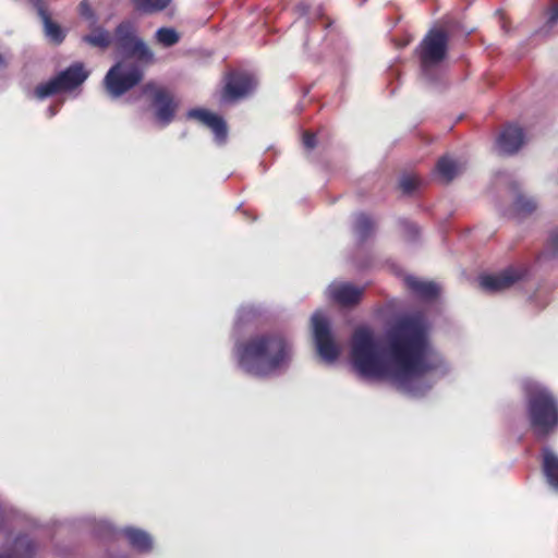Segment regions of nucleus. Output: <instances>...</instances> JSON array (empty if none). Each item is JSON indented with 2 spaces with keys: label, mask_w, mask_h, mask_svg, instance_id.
Instances as JSON below:
<instances>
[{
  "label": "nucleus",
  "mask_w": 558,
  "mask_h": 558,
  "mask_svg": "<svg viewBox=\"0 0 558 558\" xmlns=\"http://www.w3.org/2000/svg\"><path fill=\"white\" fill-rule=\"evenodd\" d=\"M303 145L307 149H313L316 146V137L314 134L305 132L303 134Z\"/></svg>",
  "instance_id": "obj_29"
},
{
  "label": "nucleus",
  "mask_w": 558,
  "mask_h": 558,
  "mask_svg": "<svg viewBox=\"0 0 558 558\" xmlns=\"http://www.w3.org/2000/svg\"><path fill=\"white\" fill-rule=\"evenodd\" d=\"M113 43L121 52L134 56L141 61L154 60L153 51L135 35V28L130 22H123L117 27Z\"/></svg>",
  "instance_id": "obj_8"
},
{
  "label": "nucleus",
  "mask_w": 558,
  "mask_h": 558,
  "mask_svg": "<svg viewBox=\"0 0 558 558\" xmlns=\"http://www.w3.org/2000/svg\"><path fill=\"white\" fill-rule=\"evenodd\" d=\"M48 112H49V117H53L57 112V109H54L53 107H49Z\"/></svg>",
  "instance_id": "obj_34"
},
{
  "label": "nucleus",
  "mask_w": 558,
  "mask_h": 558,
  "mask_svg": "<svg viewBox=\"0 0 558 558\" xmlns=\"http://www.w3.org/2000/svg\"><path fill=\"white\" fill-rule=\"evenodd\" d=\"M543 470L547 483L558 493V456L548 448L543 450Z\"/></svg>",
  "instance_id": "obj_21"
},
{
  "label": "nucleus",
  "mask_w": 558,
  "mask_h": 558,
  "mask_svg": "<svg viewBox=\"0 0 558 558\" xmlns=\"http://www.w3.org/2000/svg\"><path fill=\"white\" fill-rule=\"evenodd\" d=\"M187 118L197 120L201 124L210 129L218 145L226 143L228 130L225 120L220 116L206 109H192L187 112Z\"/></svg>",
  "instance_id": "obj_13"
},
{
  "label": "nucleus",
  "mask_w": 558,
  "mask_h": 558,
  "mask_svg": "<svg viewBox=\"0 0 558 558\" xmlns=\"http://www.w3.org/2000/svg\"><path fill=\"white\" fill-rule=\"evenodd\" d=\"M5 509L0 505V529L4 525L5 522Z\"/></svg>",
  "instance_id": "obj_33"
},
{
  "label": "nucleus",
  "mask_w": 558,
  "mask_h": 558,
  "mask_svg": "<svg viewBox=\"0 0 558 558\" xmlns=\"http://www.w3.org/2000/svg\"><path fill=\"white\" fill-rule=\"evenodd\" d=\"M463 170L464 165L461 161L448 156L440 158L436 165V173L445 182L453 180Z\"/></svg>",
  "instance_id": "obj_19"
},
{
  "label": "nucleus",
  "mask_w": 558,
  "mask_h": 558,
  "mask_svg": "<svg viewBox=\"0 0 558 558\" xmlns=\"http://www.w3.org/2000/svg\"><path fill=\"white\" fill-rule=\"evenodd\" d=\"M112 532L111 524L106 520H100L96 523V533L100 536L108 535Z\"/></svg>",
  "instance_id": "obj_28"
},
{
  "label": "nucleus",
  "mask_w": 558,
  "mask_h": 558,
  "mask_svg": "<svg viewBox=\"0 0 558 558\" xmlns=\"http://www.w3.org/2000/svg\"><path fill=\"white\" fill-rule=\"evenodd\" d=\"M132 548L140 553H148L153 548V538L144 530L125 527L121 531Z\"/></svg>",
  "instance_id": "obj_18"
},
{
  "label": "nucleus",
  "mask_w": 558,
  "mask_h": 558,
  "mask_svg": "<svg viewBox=\"0 0 558 558\" xmlns=\"http://www.w3.org/2000/svg\"><path fill=\"white\" fill-rule=\"evenodd\" d=\"M353 371L368 380H388L410 397H422L451 367L429 338V324L422 315H407L391 324L384 338L366 326L357 327L350 342Z\"/></svg>",
  "instance_id": "obj_1"
},
{
  "label": "nucleus",
  "mask_w": 558,
  "mask_h": 558,
  "mask_svg": "<svg viewBox=\"0 0 558 558\" xmlns=\"http://www.w3.org/2000/svg\"><path fill=\"white\" fill-rule=\"evenodd\" d=\"M448 37L439 29L430 31L418 47L421 68L427 77L432 78V71L445 59Z\"/></svg>",
  "instance_id": "obj_5"
},
{
  "label": "nucleus",
  "mask_w": 558,
  "mask_h": 558,
  "mask_svg": "<svg viewBox=\"0 0 558 558\" xmlns=\"http://www.w3.org/2000/svg\"><path fill=\"white\" fill-rule=\"evenodd\" d=\"M155 37L157 41L165 47H171L180 39L178 32L171 27H160L157 29Z\"/></svg>",
  "instance_id": "obj_23"
},
{
  "label": "nucleus",
  "mask_w": 558,
  "mask_h": 558,
  "mask_svg": "<svg viewBox=\"0 0 558 558\" xmlns=\"http://www.w3.org/2000/svg\"><path fill=\"white\" fill-rule=\"evenodd\" d=\"M238 364L254 376H270L289 367L293 357L290 340L279 332H268L251 338L235 347Z\"/></svg>",
  "instance_id": "obj_2"
},
{
  "label": "nucleus",
  "mask_w": 558,
  "mask_h": 558,
  "mask_svg": "<svg viewBox=\"0 0 558 558\" xmlns=\"http://www.w3.org/2000/svg\"><path fill=\"white\" fill-rule=\"evenodd\" d=\"M372 229L373 222L369 219V217H367L364 214H360L356 216L354 221V230L361 239L365 238L371 232Z\"/></svg>",
  "instance_id": "obj_25"
},
{
  "label": "nucleus",
  "mask_w": 558,
  "mask_h": 558,
  "mask_svg": "<svg viewBox=\"0 0 558 558\" xmlns=\"http://www.w3.org/2000/svg\"><path fill=\"white\" fill-rule=\"evenodd\" d=\"M256 87L254 76L247 73H232L228 76L221 96L223 102H231L250 95Z\"/></svg>",
  "instance_id": "obj_11"
},
{
  "label": "nucleus",
  "mask_w": 558,
  "mask_h": 558,
  "mask_svg": "<svg viewBox=\"0 0 558 558\" xmlns=\"http://www.w3.org/2000/svg\"><path fill=\"white\" fill-rule=\"evenodd\" d=\"M300 10H302V12H303V13H305V11H304V10H305V8H304V5H301V7H300Z\"/></svg>",
  "instance_id": "obj_35"
},
{
  "label": "nucleus",
  "mask_w": 558,
  "mask_h": 558,
  "mask_svg": "<svg viewBox=\"0 0 558 558\" xmlns=\"http://www.w3.org/2000/svg\"><path fill=\"white\" fill-rule=\"evenodd\" d=\"M363 291L351 283L335 281L327 288V296L342 306H351L360 302Z\"/></svg>",
  "instance_id": "obj_15"
},
{
  "label": "nucleus",
  "mask_w": 558,
  "mask_h": 558,
  "mask_svg": "<svg viewBox=\"0 0 558 558\" xmlns=\"http://www.w3.org/2000/svg\"><path fill=\"white\" fill-rule=\"evenodd\" d=\"M407 287L421 300L433 301L439 294L440 288L433 281L423 280L414 276L405 277Z\"/></svg>",
  "instance_id": "obj_17"
},
{
  "label": "nucleus",
  "mask_w": 558,
  "mask_h": 558,
  "mask_svg": "<svg viewBox=\"0 0 558 558\" xmlns=\"http://www.w3.org/2000/svg\"><path fill=\"white\" fill-rule=\"evenodd\" d=\"M526 275L523 268L509 267L497 274L485 275L480 278V286L488 292H501L520 282Z\"/></svg>",
  "instance_id": "obj_10"
},
{
  "label": "nucleus",
  "mask_w": 558,
  "mask_h": 558,
  "mask_svg": "<svg viewBox=\"0 0 558 558\" xmlns=\"http://www.w3.org/2000/svg\"><path fill=\"white\" fill-rule=\"evenodd\" d=\"M37 9L39 16L43 20L45 34L53 43L59 44L64 38V33L59 25L53 23L48 13L46 12L41 0H29Z\"/></svg>",
  "instance_id": "obj_20"
},
{
  "label": "nucleus",
  "mask_w": 558,
  "mask_h": 558,
  "mask_svg": "<svg viewBox=\"0 0 558 558\" xmlns=\"http://www.w3.org/2000/svg\"><path fill=\"white\" fill-rule=\"evenodd\" d=\"M536 208V203L533 198L524 195H519L513 204V210L518 216H525L531 214Z\"/></svg>",
  "instance_id": "obj_24"
},
{
  "label": "nucleus",
  "mask_w": 558,
  "mask_h": 558,
  "mask_svg": "<svg viewBox=\"0 0 558 558\" xmlns=\"http://www.w3.org/2000/svg\"><path fill=\"white\" fill-rule=\"evenodd\" d=\"M530 424L538 438H545L558 428V399L545 385L526 379L522 384Z\"/></svg>",
  "instance_id": "obj_3"
},
{
  "label": "nucleus",
  "mask_w": 558,
  "mask_h": 558,
  "mask_svg": "<svg viewBox=\"0 0 558 558\" xmlns=\"http://www.w3.org/2000/svg\"><path fill=\"white\" fill-rule=\"evenodd\" d=\"M548 22L550 24H554L558 21V3L554 4L549 10H548Z\"/></svg>",
  "instance_id": "obj_30"
},
{
  "label": "nucleus",
  "mask_w": 558,
  "mask_h": 558,
  "mask_svg": "<svg viewBox=\"0 0 558 558\" xmlns=\"http://www.w3.org/2000/svg\"><path fill=\"white\" fill-rule=\"evenodd\" d=\"M80 14L88 23V27L92 29L90 34L83 37L85 43L102 49L107 48L111 43H113V38L109 32L102 27L95 26L97 22L96 15L85 0L80 4Z\"/></svg>",
  "instance_id": "obj_12"
},
{
  "label": "nucleus",
  "mask_w": 558,
  "mask_h": 558,
  "mask_svg": "<svg viewBox=\"0 0 558 558\" xmlns=\"http://www.w3.org/2000/svg\"><path fill=\"white\" fill-rule=\"evenodd\" d=\"M142 94L151 97L157 123L161 126L168 125L173 120L177 109V104L171 95L153 83L146 84Z\"/></svg>",
  "instance_id": "obj_9"
},
{
  "label": "nucleus",
  "mask_w": 558,
  "mask_h": 558,
  "mask_svg": "<svg viewBox=\"0 0 558 558\" xmlns=\"http://www.w3.org/2000/svg\"><path fill=\"white\" fill-rule=\"evenodd\" d=\"M35 550L36 544L28 535H10L0 548V558H31Z\"/></svg>",
  "instance_id": "obj_14"
},
{
  "label": "nucleus",
  "mask_w": 558,
  "mask_h": 558,
  "mask_svg": "<svg viewBox=\"0 0 558 558\" xmlns=\"http://www.w3.org/2000/svg\"><path fill=\"white\" fill-rule=\"evenodd\" d=\"M312 331L316 351L319 357L327 364L335 363L342 351L332 335L328 317L324 312L317 311L312 316Z\"/></svg>",
  "instance_id": "obj_4"
},
{
  "label": "nucleus",
  "mask_w": 558,
  "mask_h": 558,
  "mask_svg": "<svg viewBox=\"0 0 558 558\" xmlns=\"http://www.w3.org/2000/svg\"><path fill=\"white\" fill-rule=\"evenodd\" d=\"M549 245L555 250L558 251V230H555L551 232L549 236Z\"/></svg>",
  "instance_id": "obj_32"
},
{
  "label": "nucleus",
  "mask_w": 558,
  "mask_h": 558,
  "mask_svg": "<svg viewBox=\"0 0 558 558\" xmlns=\"http://www.w3.org/2000/svg\"><path fill=\"white\" fill-rule=\"evenodd\" d=\"M9 57L8 50L0 46V70L8 65Z\"/></svg>",
  "instance_id": "obj_31"
},
{
  "label": "nucleus",
  "mask_w": 558,
  "mask_h": 558,
  "mask_svg": "<svg viewBox=\"0 0 558 558\" xmlns=\"http://www.w3.org/2000/svg\"><path fill=\"white\" fill-rule=\"evenodd\" d=\"M87 77L88 72L83 64L74 63L54 78L37 86L35 95L38 99H45L60 92H70L83 84Z\"/></svg>",
  "instance_id": "obj_6"
},
{
  "label": "nucleus",
  "mask_w": 558,
  "mask_h": 558,
  "mask_svg": "<svg viewBox=\"0 0 558 558\" xmlns=\"http://www.w3.org/2000/svg\"><path fill=\"white\" fill-rule=\"evenodd\" d=\"M143 77L142 70L135 64L119 62L105 77V86L112 98H118L134 87Z\"/></svg>",
  "instance_id": "obj_7"
},
{
  "label": "nucleus",
  "mask_w": 558,
  "mask_h": 558,
  "mask_svg": "<svg viewBox=\"0 0 558 558\" xmlns=\"http://www.w3.org/2000/svg\"><path fill=\"white\" fill-rule=\"evenodd\" d=\"M417 185V179L415 177L405 175L400 180V186L405 193L412 192Z\"/></svg>",
  "instance_id": "obj_26"
},
{
  "label": "nucleus",
  "mask_w": 558,
  "mask_h": 558,
  "mask_svg": "<svg viewBox=\"0 0 558 558\" xmlns=\"http://www.w3.org/2000/svg\"><path fill=\"white\" fill-rule=\"evenodd\" d=\"M172 0H133L136 11L142 13H155L166 9Z\"/></svg>",
  "instance_id": "obj_22"
},
{
  "label": "nucleus",
  "mask_w": 558,
  "mask_h": 558,
  "mask_svg": "<svg viewBox=\"0 0 558 558\" xmlns=\"http://www.w3.org/2000/svg\"><path fill=\"white\" fill-rule=\"evenodd\" d=\"M524 138V132L520 126L508 124L497 137L496 148L499 154L512 155L522 147Z\"/></svg>",
  "instance_id": "obj_16"
},
{
  "label": "nucleus",
  "mask_w": 558,
  "mask_h": 558,
  "mask_svg": "<svg viewBox=\"0 0 558 558\" xmlns=\"http://www.w3.org/2000/svg\"><path fill=\"white\" fill-rule=\"evenodd\" d=\"M256 314V310L254 306H242L238 312V319L236 324L242 323L246 318H250L251 316H254Z\"/></svg>",
  "instance_id": "obj_27"
}]
</instances>
